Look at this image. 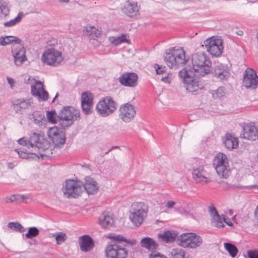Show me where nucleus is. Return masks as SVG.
Instances as JSON below:
<instances>
[{"label": "nucleus", "mask_w": 258, "mask_h": 258, "mask_svg": "<svg viewBox=\"0 0 258 258\" xmlns=\"http://www.w3.org/2000/svg\"><path fill=\"white\" fill-rule=\"evenodd\" d=\"M209 212L211 215L212 216V218L213 217V216H216L217 215H219L216 208L214 206H211L209 207Z\"/></svg>", "instance_id": "56"}, {"label": "nucleus", "mask_w": 258, "mask_h": 258, "mask_svg": "<svg viewBox=\"0 0 258 258\" xmlns=\"http://www.w3.org/2000/svg\"><path fill=\"white\" fill-rule=\"evenodd\" d=\"M13 56L15 59V63L17 66L21 65L27 59L26 56L25 57L21 56H18V54H16V56Z\"/></svg>", "instance_id": "50"}, {"label": "nucleus", "mask_w": 258, "mask_h": 258, "mask_svg": "<svg viewBox=\"0 0 258 258\" xmlns=\"http://www.w3.org/2000/svg\"><path fill=\"white\" fill-rule=\"evenodd\" d=\"M119 117L125 122H131L136 114L135 106L130 103L121 105L119 107Z\"/></svg>", "instance_id": "13"}, {"label": "nucleus", "mask_w": 258, "mask_h": 258, "mask_svg": "<svg viewBox=\"0 0 258 258\" xmlns=\"http://www.w3.org/2000/svg\"><path fill=\"white\" fill-rule=\"evenodd\" d=\"M80 249L82 251L87 252L94 247V241L88 235H84L80 237Z\"/></svg>", "instance_id": "22"}, {"label": "nucleus", "mask_w": 258, "mask_h": 258, "mask_svg": "<svg viewBox=\"0 0 258 258\" xmlns=\"http://www.w3.org/2000/svg\"><path fill=\"white\" fill-rule=\"evenodd\" d=\"M83 189L86 190L88 195H95L99 189L97 182L92 177L87 176L85 178V182L83 185Z\"/></svg>", "instance_id": "20"}, {"label": "nucleus", "mask_w": 258, "mask_h": 258, "mask_svg": "<svg viewBox=\"0 0 258 258\" xmlns=\"http://www.w3.org/2000/svg\"><path fill=\"white\" fill-rule=\"evenodd\" d=\"M18 142L20 145L25 146L28 148H30L29 144H28V139H26L25 138H22L18 140Z\"/></svg>", "instance_id": "55"}, {"label": "nucleus", "mask_w": 258, "mask_h": 258, "mask_svg": "<svg viewBox=\"0 0 258 258\" xmlns=\"http://www.w3.org/2000/svg\"><path fill=\"white\" fill-rule=\"evenodd\" d=\"M148 206L143 202H136L131 206L130 219L136 226L141 225L147 217Z\"/></svg>", "instance_id": "5"}, {"label": "nucleus", "mask_w": 258, "mask_h": 258, "mask_svg": "<svg viewBox=\"0 0 258 258\" xmlns=\"http://www.w3.org/2000/svg\"><path fill=\"white\" fill-rule=\"evenodd\" d=\"M149 258H167L166 256L161 254L159 252H152L149 256Z\"/></svg>", "instance_id": "54"}, {"label": "nucleus", "mask_w": 258, "mask_h": 258, "mask_svg": "<svg viewBox=\"0 0 258 258\" xmlns=\"http://www.w3.org/2000/svg\"><path fill=\"white\" fill-rule=\"evenodd\" d=\"M117 103L110 96H106L97 104V113L102 117H106L112 114L116 109Z\"/></svg>", "instance_id": "6"}, {"label": "nucleus", "mask_w": 258, "mask_h": 258, "mask_svg": "<svg viewBox=\"0 0 258 258\" xmlns=\"http://www.w3.org/2000/svg\"><path fill=\"white\" fill-rule=\"evenodd\" d=\"M31 93L33 96H36L39 99L46 101L48 98V93L44 88L43 85L41 81H37L36 85H31Z\"/></svg>", "instance_id": "17"}, {"label": "nucleus", "mask_w": 258, "mask_h": 258, "mask_svg": "<svg viewBox=\"0 0 258 258\" xmlns=\"http://www.w3.org/2000/svg\"><path fill=\"white\" fill-rule=\"evenodd\" d=\"M33 118L34 119V122L35 123H39L44 118V115L40 113L38 111L34 112L32 114Z\"/></svg>", "instance_id": "49"}, {"label": "nucleus", "mask_w": 258, "mask_h": 258, "mask_svg": "<svg viewBox=\"0 0 258 258\" xmlns=\"http://www.w3.org/2000/svg\"><path fill=\"white\" fill-rule=\"evenodd\" d=\"M225 89L223 87H219L216 90L212 93L213 96L215 99H220L225 95Z\"/></svg>", "instance_id": "47"}, {"label": "nucleus", "mask_w": 258, "mask_h": 258, "mask_svg": "<svg viewBox=\"0 0 258 258\" xmlns=\"http://www.w3.org/2000/svg\"><path fill=\"white\" fill-rule=\"evenodd\" d=\"M224 246L232 257H234L236 256L238 250L235 245L231 243L225 242Z\"/></svg>", "instance_id": "33"}, {"label": "nucleus", "mask_w": 258, "mask_h": 258, "mask_svg": "<svg viewBox=\"0 0 258 258\" xmlns=\"http://www.w3.org/2000/svg\"><path fill=\"white\" fill-rule=\"evenodd\" d=\"M84 33L90 36L92 39H96L101 34V31L94 26H87L85 27Z\"/></svg>", "instance_id": "28"}, {"label": "nucleus", "mask_w": 258, "mask_h": 258, "mask_svg": "<svg viewBox=\"0 0 258 258\" xmlns=\"http://www.w3.org/2000/svg\"><path fill=\"white\" fill-rule=\"evenodd\" d=\"M7 80H8V82L9 83V84L10 85V86H11V87H13L14 83H15V81L13 79L11 78H9V77H7Z\"/></svg>", "instance_id": "59"}, {"label": "nucleus", "mask_w": 258, "mask_h": 258, "mask_svg": "<svg viewBox=\"0 0 258 258\" xmlns=\"http://www.w3.org/2000/svg\"><path fill=\"white\" fill-rule=\"evenodd\" d=\"M178 75L179 77L182 80L184 84L192 77L189 75L188 71L185 69H183L180 71Z\"/></svg>", "instance_id": "44"}, {"label": "nucleus", "mask_w": 258, "mask_h": 258, "mask_svg": "<svg viewBox=\"0 0 258 258\" xmlns=\"http://www.w3.org/2000/svg\"><path fill=\"white\" fill-rule=\"evenodd\" d=\"M17 152L19 155V157L22 159H29L30 158H38V155H37L36 154L27 152L22 150L18 151Z\"/></svg>", "instance_id": "40"}, {"label": "nucleus", "mask_w": 258, "mask_h": 258, "mask_svg": "<svg viewBox=\"0 0 258 258\" xmlns=\"http://www.w3.org/2000/svg\"><path fill=\"white\" fill-rule=\"evenodd\" d=\"M212 223L215 227L217 228H223L224 227V224L223 223L222 219L220 215L213 216Z\"/></svg>", "instance_id": "43"}, {"label": "nucleus", "mask_w": 258, "mask_h": 258, "mask_svg": "<svg viewBox=\"0 0 258 258\" xmlns=\"http://www.w3.org/2000/svg\"><path fill=\"white\" fill-rule=\"evenodd\" d=\"M58 1L61 3L67 4L69 2L70 0H58Z\"/></svg>", "instance_id": "60"}, {"label": "nucleus", "mask_w": 258, "mask_h": 258, "mask_svg": "<svg viewBox=\"0 0 258 258\" xmlns=\"http://www.w3.org/2000/svg\"><path fill=\"white\" fill-rule=\"evenodd\" d=\"M213 165L217 173L222 178H227L228 176V159L227 156L222 153H219L215 156Z\"/></svg>", "instance_id": "8"}, {"label": "nucleus", "mask_w": 258, "mask_h": 258, "mask_svg": "<svg viewBox=\"0 0 258 258\" xmlns=\"http://www.w3.org/2000/svg\"><path fill=\"white\" fill-rule=\"evenodd\" d=\"M20 197L19 198V201L20 200H24L25 199H26V197L25 196V195H20Z\"/></svg>", "instance_id": "61"}, {"label": "nucleus", "mask_w": 258, "mask_h": 258, "mask_svg": "<svg viewBox=\"0 0 258 258\" xmlns=\"http://www.w3.org/2000/svg\"><path fill=\"white\" fill-rule=\"evenodd\" d=\"M12 53L13 56H16V54H18V56H23L25 57V49L24 46L20 45L18 46H13L12 50Z\"/></svg>", "instance_id": "37"}, {"label": "nucleus", "mask_w": 258, "mask_h": 258, "mask_svg": "<svg viewBox=\"0 0 258 258\" xmlns=\"http://www.w3.org/2000/svg\"><path fill=\"white\" fill-rule=\"evenodd\" d=\"M249 258H258V250H250L247 251Z\"/></svg>", "instance_id": "53"}, {"label": "nucleus", "mask_w": 258, "mask_h": 258, "mask_svg": "<svg viewBox=\"0 0 258 258\" xmlns=\"http://www.w3.org/2000/svg\"><path fill=\"white\" fill-rule=\"evenodd\" d=\"M243 138L251 141L258 140V128L255 125L247 124L243 126Z\"/></svg>", "instance_id": "19"}, {"label": "nucleus", "mask_w": 258, "mask_h": 258, "mask_svg": "<svg viewBox=\"0 0 258 258\" xmlns=\"http://www.w3.org/2000/svg\"><path fill=\"white\" fill-rule=\"evenodd\" d=\"M138 76L135 73L122 74L118 78L119 83L123 86L134 87L138 85Z\"/></svg>", "instance_id": "16"}, {"label": "nucleus", "mask_w": 258, "mask_h": 258, "mask_svg": "<svg viewBox=\"0 0 258 258\" xmlns=\"http://www.w3.org/2000/svg\"><path fill=\"white\" fill-rule=\"evenodd\" d=\"M109 41L115 46H117L123 42H128V40L126 38L124 34L116 36H110L108 37Z\"/></svg>", "instance_id": "30"}, {"label": "nucleus", "mask_w": 258, "mask_h": 258, "mask_svg": "<svg viewBox=\"0 0 258 258\" xmlns=\"http://www.w3.org/2000/svg\"><path fill=\"white\" fill-rule=\"evenodd\" d=\"M164 60L170 68L177 69L185 64L188 58H186L182 48L174 47L166 50Z\"/></svg>", "instance_id": "2"}, {"label": "nucleus", "mask_w": 258, "mask_h": 258, "mask_svg": "<svg viewBox=\"0 0 258 258\" xmlns=\"http://www.w3.org/2000/svg\"><path fill=\"white\" fill-rule=\"evenodd\" d=\"M184 86L186 91L192 95H197L202 93L204 88L203 84L199 81V79L193 77L184 84Z\"/></svg>", "instance_id": "15"}, {"label": "nucleus", "mask_w": 258, "mask_h": 258, "mask_svg": "<svg viewBox=\"0 0 258 258\" xmlns=\"http://www.w3.org/2000/svg\"><path fill=\"white\" fill-rule=\"evenodd\" d=\"M142 247L149 249H155L158 247V244L152 238L150 237H145L141 241Z\"/></svg>", "instance_id": "29"}, {"label": "nucleus", "mask_w": 258, "mask_h": 258, "mask_svg": "<svg viewBox=\"0 0 258 258\" xmlns=\"http://www.w3.org/2000/svg\"><path fill=\"white\" fill-rule=\"evenodd\" d=\"M41 140L42 139L40 138L39 134L33 133L28 139V144H29L30 148H36L37 145L40 143Z\"/></svg>", "instance_id": "32"}, {"label": "nucleus", "mask_w": 258, "mask_h": 258, "mask_svg": "<svg viewBox=\"0 0 258 258\" xmlns=\"http://www.w3.org/2000/svg\"><path fill=\"white\" fill-rule=\"evenodd\" d=\"M222 216L223 217V220L225 223H226L229 226H232L233 225V224L232 222L228 218H225V216L222 215Z\"/></svg>", "instance_id": "58"}, {"label": "nucleus", "mask_w": 258, "mask_h": 258, "mask_svg": "<svg viewBox=\"0 0 258 258\" xmlns=\"http://www.w3.org/2000/svg\"><path fill=\"white\" fill-rule=\"evenodd\" d=\"M23 14L20 12L18 14V16L14 19L11 20L9 21L4 23V25L6 27H10L15 26L17 24L21 22Z\"/></svg>", "instance_id": "38"}, {"label": "nucleus", "mask_w": 258, "mask_h": 258, "mask_svg": "<svg viewBox=\"0 0 258 258\" xmlns=\"http://www.w3.org/2000/svg\"><path fill=\"white\" fill-rule=\"evenodd\" d=\"M57 117L62 128L70 127L76 120L80 118V113L78 109L71 106H64L58 113Z\"/></svg>", "instance_id": "4"}, {"label": "nucleus", "mask_w": 258, "mask_h": 258, "mask_svg": "<svg viewBox=\"0 0 258 258\" xmlns=\"http://www.w3.org/2000/svg\"><path fill=\"white\" fill-rule=\"evenodd\" d=\"M172 258H184V251L180 248L173 249L171 251Z\"/></svg>", "instance_id": "42"}, {"label": "nucleus", "mask_w": 258, "mask_h": 258, "mask_svg": "<svg viewBox=\"0 0 258 258\" xmlns=\"http://www.w3.org/2000/svg\"><path fill=\"white\" fill-rule=\"evenodd\" d=\"M8 227L15 232L19 233H23L26 230L24 226L18 222H9L8 224Z\"/></svg>", "instance_id": "34"}, {"label": "nucleus", "mask_w": 258, "mask_h": 258, "mask_svg": "<svg viewBox=\"0 0 258 258\" xmlns=\"http://www.w3.org/2000/svg\"><path fill=\"white\" fill-rule=\"evenodd\" d=\"M111 148L112 150H113V149H119V147L115 146L112 147Z\"/></svg>", "instance_id": "62"}, {"label": "nucleus", "mask_w": 258, "mask_h": 258, "mask_svg": "<svg viewBox=\"0 0 258 258\" xmlns=\"http://www.w3.org/2000/svg\"><path fill=\"white\" fill-rule=\"evenodd\" d=\"M114 241L107 245L105 249L107 258H126L128 254L126 244L134 245L137 241L135 239L128 240L121 235L113 234L109 237Z\"/></svg>", "instance_id": "1"}, {"label": "nucleus", "mask_w": 258, "mask_h": 258, "mask_svg": "<svg viewBox=\"0 0 258 258\" xmlns=\"http://www.w3.org/2000/svg\"><path fill=\"white\" fill-rule=\"evenodd\" d=\"M20 197V194L13 195L10 197H7L6 199V202L7 203H13L15 201H19Z\"/></svg>", "instance_id": "51"}, {"label": "nucleus", "mask_w": 258, "mask_h": 258, "mask_svg": "<svg viewBox=\"0 0 258 258\" xmlns=\"http://www.w3.org/2000/svg\"><path fill=\"white\" fill-rule=\"evenodd\" d=\"M163 241L166 243L173 242L177 237V233L174 231L167 230L158 235Z\"/></svg>", "instance_id": "27"}, {"label": "nucleus", "mask_w": 258, "mask_h": 258, "mask_svg": "<svg viewBox=\"0 0 258 258\" xmlns=\"http://www.w3.org/2000/svg\"><path fill=\"white\" fill-rule=\"evenodd\" d=\"M93 97L92 94L89 92H85L81 95V103L82 104H93Z\"/></svg>", "instance_id": "35"}, {"label": "nucleus", "mask_w": 258, "mask_h": 258, "mask_svg": "<svg viewBox=\"0 0 258 258\" xmlns=\"http://www.w3.org/2000/svg\"><path fill=\"white\" fill-rule=\"evenodd\" d=\"M242 85L246 88L254 89L258 87V76L251 68H247L244 73Z\"/></svg>", "instance_id": "12"}, {"label": "nucleus", "mask_w": 258, "mask_h": 258, "mask_svg": "<svg viewBox=\"0 0 258 258\" xmlns=\"http://www.w3.org/2000/svg\"><path fill=\"white\" fill-rule=\"evenodd\" d=\"M175 204V202L172 201H168L165 205V207L168 208H172Z\"/></svg>", "instance_id": "57"}, {"label": "nucleus", "mask_w": 258, "mask_h": 258, "mask_svg": "<svg viewBox=\"0 0 258 258\" xmlns=\"http://www.w3.org/2000/svg\"><path fill=\"white\" fill-rule=\"evenodd\" d=\"M62 190L68 198H76L81 194L83 190V184L80 181L73 179L66 180L63 185Z\"/></svg>", "instance_id": "7"}, {"label": "nucleus", "mask_w": 258, "mask_h": 258, "mask_svg": "<svg viewBox=\"0 0 258 258\" xmlns=\"http://www.w3.org/2000/svg\"><path fill=\"white\" fill-rule=\"evenodd\" d=\"M1 38L3 42V46H5L12 43L20 44L21 42V40L19 38L11 35L1 36Z\"/></svg>", "instance_id": "31"}, {"label": "nucleus", "mask_w": 258, "mask_h": 258, "mask_svg": "<svg viewBox=\"0 0 258 258\" xmlns=\"http://www.w3.org/2000/svg\"><path fill=\"white\" fill-rule=\"evenodd\" d=\"M192 69L197 76L204 77L211 71L212 62L205 52H198L191 57Z\"/></svg>", "instance_id": "3"}, {"label": "nucleus", "mask_w": 258, "mask_h": 258, "mask_svg": "<svg viewBox=\"0 0 258 258\" xmlns=\"http://www.w3.org/2000/svg\"><path fill=\"white\" fill-rule=\"evenodd\" d=\"M204 44L208 51L212 56L221 55L223 50V40L221 39L215 38L213 37L206 39Z\"/></svg>", "instance_id": "11"}, {"label": "nucleus", "mask_w": 258, "mask_h": 258, "mask_svg": "<svg viewBox=\"0 0 258 258\" xmlns=\"http://www.w3.org/2000/svg\"><path fill=\"white\" fill-rule=\"evenodd\" d=\"M49 147V143L48 141L44 139H42L41 142L37 145L36 148H37L39 150L46 151L48 149Z\"/></svg>", "instance_id": "46"}, {"label": "nucleus", "mask_w": 258, "mask_h": 258, "mask_svg": "<svg viewBox=\"0 0 258 258\" xmlns=\"http://www.w3.org/2000/svg\"><path fill=\"white\" fill-rule=\"evenodd\" d=\"M179 244L182 247L194 248L200 246L202 239L200 236L195 233H184L180 235L178 238Z\"/></svg>", "instance_id": "10"}, {"label": "nucleus", "mask_w": 258, "mask_h": 258, "mask_svg": "<svg viewBox=\"0 0 258 258\" xmlns=\"http://www.w3.org/2000/svg\"><path fill=\"white\" fill-rule=\"evenodd\" d=\"M154 68L156 69L157 74H162L165 72V67L159 66L158 64H155Z\"/></svg>", "instance_id": "52"}, {"label": "nucleus", "mask_w": 258, "mask_h": 258, "mask_svg": "<svg viewBox=\"0 0 258 258\" xmlns=\"http://www.w3.org/2000/svg\"><path fill=\"white\" fill-rule=\"evenodd\" d=\"M9 8L6 2L0 1V19L6 17L9 14Z\"/></svg>", "instance_id": "36"}, {"label": "nucleus", "mask_w": 258, "mask_h": 258, "mask_svg": "<svg viewBox=\"0 0 258 258\" xmlns=\"http://www.w3.org/2000/svg\"><path fill=\"white\" fill-rule=\"evenodd\" d=\"M123 11L129 17L133 18L139 15V7L137 3L127 1L123 9Z\"/></svg>", "instance_id": "24"}, {"label": "nucleus", "mask_w": 258, "mask_h": 258, "mask_svg": "<svg viewBox=\"0 0 258 258\" xmlns=\"http://www.w3.org/2000/svg\"><path fill=\"white\" fill-rule=\"evenodd\" d=\"M56 116H57L55 110L47 111L46 117L49 122L55 123L56 122Z\"/></svg>", "instance_id": "45"}, {"label": "nucleus", "mask_w": 258, "mask_h": 258, "mask_svg": "<svg viewBox=\"0 0 258 258\" xmlns=\"http://www.w3.org/2000/svg\"><path fill=\"white\" fill-rule=\"evenodd\" d=\"M41 60L44 63L56 67L63 60V57L60 51L53 48H50L44 52Z\"/></svg>", "instance_id": "9"}, {"label": "nucleus", "mask_w": 258, "mask_h": 258, "mask_svg": "<svg viewBox=\"0 0 258 258\" xmlns=\"http://www.w3.org/2000/svg\"><path fill=\"white\" fill-rule=\"evenodd\" d=\"M48 136L55 147L61 148L66 142V137L64 132L56 127L50 128Z\"/></svg>", "instance_id": "14"}, {"label": "nucleus", "mask_w": 258, "mask_h": 258, "mask_svg": "<svg viewBox=\"0 0 258 258\" xmlns=\"http://www.w3.org/2000/svg\"><path fill=\"white\" fill-rule=\"evenodd\" d=\"M81 107L83 113L86 115L90 114L92 112L93 105L90 104H82Z\"/></svg>", "instance_id": "48"}, {"label": "nucleus", "mask_w": 258, "mask_h": 258, "mask_svg": "<svg viewBox=\"0 0 258 258\" xmlns=\"http://www.w3.org/2000/svg\"><path fill=\"white\" fill-rule=\"evenodd\" d=\"M225 147L228 150L236 149L238 146V140L230 134H227L224 141Z\"/></svg>", "instance_id": "26"}, {"label": "nucleus", "mask_w": 258, "mask_h": 258, "mask_svg": "<svg viewBox=\"0 0 258 258\" xmlns=\"http://www.w3.org/2000/svg\"><path fill=\"white\" fill-rule=\"evenodd\" d=\"M99 223L103 228L109 229L114 226V220L111 214L104 212L99 218Z\"/></svg>", "instance_id": "21"}, {"label": "nucleus", "mask_w": 258, "mask_h": 258, "mask_svg": "<svg viewBox=\"0 0 258 258\" xmlns=\"http://www.w3.org/2000/svg\"><path fill=\"white\" fill-rule=\"evenodd\" d=\"M213 74L214 77L222 80L226 79L229 77L230 73L226 66L220 64L214 67Z\"/></svg>", "instance_id": "23"}, {"label": "nucleus", "mask_w": 258, "mask_h": 258, "mask_svg": "<svg viewBox=\"0 0 258 258\" xmlns=\"http://www.w3.org/2000/svg\"><path fill=\"white\" fill-rule=\"evenodd\" d=\"M111 150H112L111 149V148L109 149L106 152H105V154L106 155V154H108L109 152H110Z\"/></svg>", "instance_id": "63"}, {"label": "nucleus", "mask_w": 258, "mask_h": 258, "mask_svg": "<svg viewBox=\"0 0 258 258\" xmlns=\"http://www.w3.org/2000/svg\"><path fill=\"white\" fill-rule=\"evenodd\" d=\"M39 234V230L36 227H31L28 228V232L25 234V236L28 239H32Z\"/></svg>", "instance_id": "39"}, {"label": "nucleus", "mask_w": 258, "mask_h": 258, "mask_svg": "<svg viewBox=\"0 0 258 258\" xmlns=\"http://www.w3.org/2000/svg\"><path fill=\"white\" fill-rule=\"evenodd\" d=\"M192 173L193 178L196 182L204 184L209 182L206 177L207 172L204 170L203 165L194 168Z\"/></svg>", "instance_id": "18"}, {"label": "nucleus", "mask_w": 258, "mask_h": 258, "mask_svg": "<svg viewBox=\"0 0 258 258\" xmlns=\"http://www.w3.org/2000/svg\"><path fill=\"white\" fill-rule=\"evenodd\" d=\"M53 237H55L57 244H61L64 242L67 238V234L63 232H58L53 234Z\"/></svg>", "instance_id": "41"}, {"label": "nucleus", "mask_w": 258, "mask_h": 258, "mask_svg": "<svg viewBox=\"0 0 258 258\" xmlns=\"http://www.w3.org/2000/svg\"><path fill=\"white\" fill-rule=\"evenodd\" d=\"M31 103V99H17L13 101V107L16 112H19L28 108Z\"/></svg>", "instance_id": "25"}, {"label": "nucleus", "mask_w": 258, "mask_h": 258, "mask_svg": "<svg viewBox=\"0 0 258 258\" xmlns=\"http://www.w3.org/2000/svg\"><path fill=\"white\" fill-rule=\"evenodd\" d=\"M57 97V94L55 95V96L54 97V98H53V100H52V102H53L54 101V100L56 99V98Z\"/></svg>", "instance_id": "64"}]
</instances>
